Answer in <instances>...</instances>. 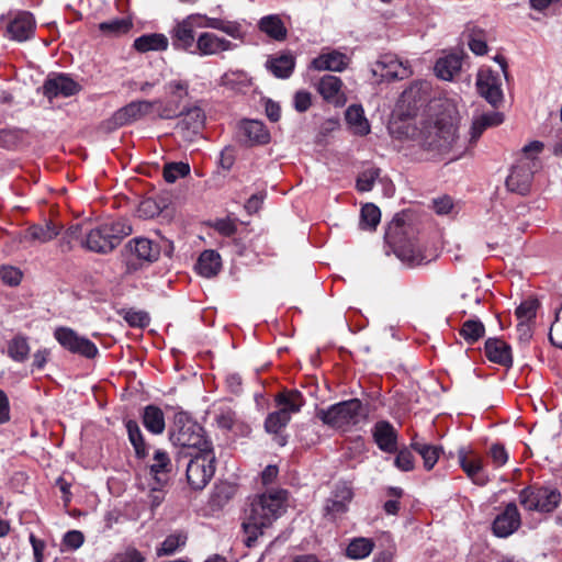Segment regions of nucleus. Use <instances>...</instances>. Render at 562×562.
I'll return each mask as SVG.
<instances>
[{"label": "nucleus", "mask_w": 562, "mask_h": 562, "mask_svg": "<svg viewBox=\"0 0 562 562\" xmlns=\"http://www.w3.org/2000/svg\"><path fill=\"white\" fill-rule=\"evenodd\" d=\"M288 493L285 490H271L256 496L245 512L243 528L245 543L252 547L265 529L269 528L285 510Z\"/></svg>", "instance_id": "obj_1"}, {"label": "nucleus", "mask_w": 562, "mask_h": 562, "mask_svg": "<svg viewBox=\"0 0 562 562\" xmlns=\"http://www.w3.org/2000/svg\"><path fill=\"white\" fill-rule=\"evenodd\" d=\"M126 429L128 439L135 449L136 456L140 459L145 458L148 451L138 424L135 420H128L126 423Z\"/></svg>", "instance_id": "obj_42"}, {"label": "nucleus", "mask_w": 562, "mask_h": 562, "mask_svg": "<svg viewBox=\"0 0 562 562\" xmlns=\"http://www.w3.org/2000/svg\"><path fill=\"white\" fill-rule=\"evenodd\" d=\"M379 169L370 168L364 170L357 179V189L361 192L370 191L379 177Z\"/></svg>", "instance_id": "obj_50"}, {"label": "nucleus", "mask_w": 562, "mask_h": 562, "mask_svg": "<svg viewBox=\"0 0 562 562\" xmlns=\"http://www.w3.org/2000/svg\"><path fill=\"white\" fill-rule=\"evenodd\" d=\"M221 256L214 250H204L196 262L198 273L205 278L216 276L221 269Z\"/></svg>", "instance_id": "obj_34"}, {"label": "nucleus", "mask_w": 562, "mask_h": 562, "mask_svg": "<svg viewBox=\"0 0 562 562\" xmlns=\"http://www.w3.org/2000/svg\"><path fill=\"white\" fill-rule=\"evenodd\" d=\"M537 303L535 301H525L516 310V316L519 322H529L536 316Z\"/></svg>", "instance_id": "obj_55"}, {"label": "nucleus", "mask_w": 562, "mask_h": 562, "mask_svg": "<svg viewBox=\"0 0 562 562\" xmlns=\"http://www.w3.org/2000/svg\"><path fill=\"white\" fill-rule=\"evenodd\" d=\"M490 457L495 467H503L508 460V453L504 446L494 443L490 449Z\"/></svg>", "instance_id": "obj_58"}, {"label": "nucleus", "mask_w": 562, "mask_h": 562, "mask_svg": "<svg viewBox=\"0 0 562 562\" xmlns=\"http://www.w3.org/2000/svg\"><path fill=\"white\" fill-rule=\"evenodd\" d=\"M132 27V22L127 19H114L99 24L101 32L108 35H121L127 33Z\"/></svg>", "instance_id": "obj_46"}, {"label": "nucleus", "mask_w": 562, "mask_h": 562, "mask_svg": "<svg viewBox=\"0 0 562 562\" xmlns=\"http://www.w3.org/2000/svg\"><path fill=\"white\" fill-rule=\"evenodd\" d=\"M429 89V85L427 82H415L408 89H406L402 97L405 100L413 99L416 101L417 99H422V94L426 93Z\"/></svg>", "instance_id": "obj_59"}, {"label": "nucleus", "mask_w": 562, "mask_h": 562, "mask_svg": "<svg viewBox=\"0 0 562 562\" xmlns=\"http://www.w3.org/2000/svg\"><path fill=\"white\" fill-rule=\"evenodd\" d=\"M495 60L499 64V71L481 68L476 78L479 93L493 106H497L503 101V77H507L505 58L496 56Z\"/></svg>", "instance_id": "obj_8"}, {"label": "nucleus", "mask_w": 562, "mask_h": 562, "mask_svg": "<svg viewBox=\"0 0 562 562\" xmlns=\"http://www.w3.org/2000/svg\"><path fill=\"white\" fill-rule=\"evenodd\" d=\"M239 132L249 144H266L270 139V134L262 122L257 120H246L239 125Z\"/></svg>", "instance_id": "obj_29"}, {"label": "nucleus", "mask_w": 562, "mask_h": 562, "mask_svg": "<svg viewBox=\"0 0 562 562\" xmlns=\"http://www.w3.org/2000/svg\"><path fill=\"white\" fill-rule=\"evenodd\" d=\"M468 44L475 55H484L487 53L485 34L480 29L473 27L470 30Z\"/></svg>", "instance_id": "obj_48"}, {"label": "nucleus", "mask_w": 562, "mask_h": 562, "mask_svg": "<svg viewBox=\"0 0 562 562\" xmlns=\"http://www.w3.org/2000/svg\"><path fill=\"white\" fill-rule=\"evenodd\" d=\"M187 463V480L193 490H203L215 473V453L213 447L205 451L183 456Z\"/></svg>", "instance_id": "obj_7"}, {"label": "nucleus", "mask_w": 562, "mask_h": 562, "mask_svg": "<svg viewBox=\"0 0 562 562\" xmlns=\"http://www.w3.org/2000/svg\"><path fill=\"white\" fill-rule=\"evenodd\" d=\"M171 462L168 454L162 450H156L154 453V463L150 465V474L159 486H165L168 481L167 474L170 472Z\"/></svg>", "instance_id": "obj_36"}, {"label": "nucleus", "mask_w": 562, "mask_h": 562, "mask_svg": "<svg viewBox=\"0 0 562 562\" xmlns=\"http://www.w3.org/2000/svg\"><path fill=\"white\" fill-rule=\"evenodd\" d=\"M352 499L351 487L346 483H340L335 486L330 497L326 501L325 513L331 518H336L345 514L348 505Z\"/></svg>", "instance_id": "obj_21"}, {"label": "nucleus", "mask_w": 562, "mask_h": 562, "mask_svg": "<svg viewBox=\"0 0 562 562\" xmlns=\"http://www.w3.org/2000/svg\"><path fill=\"white\" fill-rule=\"evenodd\" d=\"M294 57L290 53L271 57L267 61V68L278 78H288L294 69Z\"/></svg>", "instance_id": "obj_37"}, {"label": "nucleus", "mask_w": 562, "mask_h": 562, "mask_svg": "<svg viewBox=\"0 0 562 562\" xmlns=\"http://www.w3.org/2000/svg\"><path fill=\"white\" fill-rule=\"evenodd\" d=\"M214 227L223 236H232L237 231L235 223L229 218L217 220Z\"/></svg>", "instance_id": "obj_60"}, {"label": "nucleus", "mask_w": 562, "mask_h": 562, "mask_svg": "<svg viewBox=\"0 0 562 562\" xmlns=\"http://www.w3.org/2000/svg\"><path fill=\"white\" fill-rule=\"evenodd\" d=\"M30 345L24 336H15L8 342V355L16 362H24L30 355Z\"/></svg>", "instance_id": "obj_41"}, {"label": "nucleus", "mask_w": 562, "mask_h": 562, "mask_svg": "<svg viewBox=\"0 0 562 562\" xmlns=\"http://www.w3.org/2000/svg\"><path fill=\"white\" fill-rule=\"evenodd\" d=\"M190 172V166L186 162L167 164L164 168V178L167 182L173 183L179 178H183Z\"/></svg>", "instance_id": "obj_47"}, {"label": "nucleus", "mask_w": 562, "mask_h": 562, "mask_svg": "<svg viewBox=\"0 0 562 562\" xmlns=\"http://www.w3.org/2000/svg\"><path fill=\"white\" fill-rule=\"evenodd\" d=\"M236 47L231 41L211 32L201 33L195 43L193 54L201 57L218 55L223 52L233 50Z\"/></svg>", "instance_id": "obj_17"}, {"label": "nucleus", "mask_w": 562, "mask_h": 562, "mask_svg": "<svg viewBox=\"0 0 562 562\" xmlns=\"http://www.w3.org/2000/svg\"><path fill=\"white\" fill-rule=\"evenodd\" d=\"M462 67V54L449 53L445 54L436 61L434 67L435 74L442 80H452L460 72Z\"/></svg>", "instance_id": "obj_28"}, {"label": "nucleus", "mask_w": 562, "mask_h": 562, "mask_svg": "<svg viewBox=\"0 0 562 562\" xmlns=\"http://www.w3.org/2000/svg\"><path fill=\"white\" fill-rule=\"evenodd\" d=\"M127 248L131 254L135 255L137 259L154 262L160 256L161 247L153 240L145 237H136L127 243Z\"/></svg>", "instance_id": "obj_27"}, {"label": "nucleus", "mask_w": 562, "mask_h": 562, "mask_svg": "<svg viewBox=\"0 0 562 562\" xmlns=\"http://www.w3.org/2000/svg\"><path fill=\"white\" fill-rule=\"evenodd\" d=\"M125 321L131 326L144 327L148 324L149 318L146 313L143 312H130L125 316Z\"/></svg>", "instance_id": "obj_63"}, {"label": "nucleus", "mask_w": 562, "mask_h": 562, "mask_svg": "<svg viewBox=\"0 0 562 562\" xmlns=\"http://www.w3.org/2000/svg\"><path fill=\"white\" fill-rule=\"evenodd\" d=\"M195 16H199L198 20H195V27L204 29H214L218 30L231 37L235 40H241L243 38V30L239 23L234 21H226L217 18H210L202 14H194Z\"/></svg>", "instance_id": "obj_25"}, {"label": "nucleus", "mask_w": 562, "mask_h": 562, "mask_svg": "<svg viewBox=\"0 0 562 562\" xmlns=\"http://www.w3.org/2000/svg\"><path fill=\"white\" fill-rule=\"evenodd\" d=\"M434 210L439 215H448L451 214L454 210L453 201L450 196L443 195L438 199H435L432 202Z\"/></svg>", "instance_id": "obj_57"}, {"label": "nucleus", "mask_w": 562, "mask_h": 562, "mask_svg": "<svg viewBox=\"0 0 562 562\" xmlns=\"http://www.w3.org/2000/svg\"><path fill=\"white\" fill-rule=\"evenodd\" d=\"M349 58L344 53L338 50L323 52L319 56L314 58L311 63V67L315 70H328V71H342L347 68Z\"/></svg>", "instance_id": "obj_26"}, {"label": "nucleus", "mask_w": 562, "mask_h": 562, "mask_svg": "<svg viewBox=\"0 0 562 562\" xmlns=\"http://www.w3.org/2000/svg\"><path fill=\"white\" fill-rule=\"evenodd\" d=\"M259 30L276 41H283L286 37V27L277 14H270L260 19Z\"/></svg>", "instance_id": "obj_35"}, {"label": "nucleus", "mask_w": 562, "mask_h": 562, "mask_svg": "<svg viewBox=\"0 0 562 562\" xmlns=\"http://www.w3.org/2000/svg\"><path fill=\"white\" fill-rule=\"evenodd\" d=\"M345 119L349 130L359 136H364L370 133V124L364 116V111L361 105H350L345 113Z\"/></svg>", "instance_id": "obj_30"}, {"label": "nucleus", "mask_w": 562, "mask_h": 562, "mask_svg": "<svg viewBox=\"0 0 562 562\" xmlns=\"http://www.w3.org/2000/svg\"><path fill=\"white\" fill-rule=\"evenodd\" d=\"M372 72L390 80H403L413 75L409 63L391 53L379 57L372 66Z\"/></svg>", "instance_id": "obj_14"}, {"label": "nucleus", "mask_w": 562, "mask_h": 562, "mask_svg": "<svg viewBox=\"0 0 562 562\" xmlns=\"http://www.w3.org/2000/svg\"><path fill=\"white\" fill-rule=\"evenodd\" d=\"M549 338L554 346L562 349V306L555 314V321L551 325Z\"/></svg>", "instance_id": "obj_52"}, {"label": "nucleus", "mask_w": 562, "mask_h": 562, "mask_svg": "<svg viewBox=\"0 0 562 562\" xmlns=\"http://www.w3.org/2000/svg\"><path fill=\"white\" fill-rule=\"evenodd\" d=\"M170 440L175 446L179 447V459L213 447L212 442L205 438L203 428L186 413H179L175 416Z\"/></svg>", "instance_id": "obj_3"}, {"label": "nucleus", "mask_w": 562, "mask_h": 562, "mask_svg": "<svg viewBox=\"0 0 562 562\" xmlns=\"http://www.w3.org/2000/svg\"><path fill=\"white\" fill-rule=\"evenodd\" d=\"M35 21L29 12H18L7 24V36L16 42H24L32 37Z\"/></svg>", "instance_id": "obj_19"}, {"label": "nucleus", "mask_w": 562, "mask_h": 562, "mask_svg": "<svg viewBox=\"0 0 562 562\" xmlns=\"http://www.w3.org/2000/svg\"><path fill=\"white\" fill-rule=\"evenodd\" d=\"M540 162L535 159L519 158L512 167L506 179V187L509 191L519 194L529 192L535 172L539 169Z\"/></svg>", "instance_id": "obj_12"}, {"label": "nucleus", "mask_w": 562, "mask_h": 562, "mask_svg": "<svg viewBox=\"0 0 562 562\" xmlns=\"http://www.w3.org/2000/svg\"><path fill=\"white\" fill-rule=\"evenodd\" d=\"M485 355L488 360L507 366L512 362L510 347L503 340L488 338L485 342Z\"/></svg>", "instance_id": "obj_32"}, {"label": "nucleus", "mask_w": 562, "mask_h": 562, "mask_svg": "<svg viewBox=\"0 0 562 562\" xmlns=\"http://www.w3.org/2000/svg\"><path fill=\"white\" fill-rule=\"evenodd\" d=\"M59 234V228L53 222L44 225H32L23 235V240L47 243Z\"/></svg>", "instance_id": "obj_33"}, {"label": "nucleus", "mask_w": 562, "mask_h": 562, "mask_svg": "<svg viewBox=\"0 0 562 562\" xmlns=\"http://www.w3.org/2000/svg\"><path fill=\"white\" fill-rule=\"evenodd\" d=\"M543 149V144L539 140H533L529 143L528 145L524 146L522 148V156L521 158H528V159H537V155L540 154Z\"/></svg>", "instance_id": "obj_64"}, {"label": "nucleus", "mask_w": 562, "mask_h": 562, "mask_svg": "<svg viewBox=\"0 0 562 562\" xmlns=\"http://www.w3.org/2000/svg\"><path fill=\"white\" fill-rule=\"evenodd\" d=\"M394 465L404 472L412 471L415 467V460L413 453L408 448L401 449L394 460Z\"/></svg>", "instance_id": "obj_51"}, {"label": "nucleus", "mask_w": 562, "mask_h": 562, "mask_svg": "<svg viewBox=\"0 0 562 562\" xmlns=\"http://www.w3.org/2000/svg\"><path fill=\"white\" fill-rule=\"evenodd\" d=\"M369 409L360 400L352 398L331 405L328 409L321 413L322 420L342 431L364 422Z\"/></svg>", "instance_id": "obj_6"}, {"label": "nucleus", "mask_w": 562, "mask_h": 562, "mask_svg": "<svg viewBox=\"0 0 562 562\" xmlns=\"http://www.w3.org/2000/svg\"><path fill=\"white\" fill-rule=\"evenodd\" d=\"M144 554L136 548L128 547L124 551L116 553L112 562H145Z\"/></svg>", "instance_id": "obj_53"}, {"label": "nucleus", "mask_w": 562, "mask_h": 562, "mask_svg": "<svg viewBox=\"0 0 562 562\" xmlns=\"http://www.w3.org/2000/svg\"><path fill=\"white\" fill-rule=\"evenodd\" d=\"M161 100L157 99L154 101L137 100L132 101L125 106L119 109L112 117L106 122L109 130H114L127 124H131L148 114H150L155 108L161 106Z\"/></svg>", "instance_id": "obj_11"}, {"label": "nucleus", "mask_w": 562, "mask_h": 562, "mask_svg": "<svg viewBox=\"0 0 562 562\" xmlns=\"http://www.w3.org/2000/svg\"><path fill=\"white\" fill-rule=\"evenodd\" d=\"M372 435L382 451L393 453L397 450V432L390 422H378L373 427Z\"/></svg>", "instance_id": "obj_23"}, {"label": "nucleus", "mask_w": 562, "mask_h": 562, "mask_svg": "<svg viewBox=\"0 0 562 562\" xmlns=\"http://www.w3.org/2000/svg\"><path fill=\"white\" fill-rule=\"evenodd\" d=\"M22 273L19 269L11 266L0 268V280L8 285H18L21 282Z\"/></svg>", "instance_id": "obj_54"}, {"label": "nucleus", "mask_w": 562, "mask_h": 562, "mask_svg": "<svg viewBox=\"0 0 562 562\" xmlns=\"http://www.w3.org/2000/svg\"><path fill=\"white\" fill-rule=\"evenodd\" d=\"M186 542V535L181 532L170 535L161 542V546L157 549V555H171L176 553L181 547H183Z\"/></svg>", "instance_id": "obj_45"}, {"label": "nucleus", "mask_w": 562, "mask_h": 562, "mask_svg": "<svg viewBox=\"0 0 562 562\" xmlns=\"http://www.w3.org/2000/svg\"><path fill=\"white\" fill-rule=\"evenodd\" d=\"M143 424L145 428L155 434L159 435L165 430V418L162 411L154 405H148L144 409Z\"/></svg>", "instance_id": "obj_40"}, {"label": "nucleus", "mask_w": 562, "mask_h": 562, "mask_svg": "<svg viewBox=\"0 0 562 562\" xmlns=\"http://www.w3.org/2000/svg\"><path fill=\"white\" fill-rule=\"evenodd\" d=\"M178 115L182 116L179 125L182 128L189 130L193 133H198L203 127L205 122L204 111L200 106H191L184 112H180L178 110Z\"/></svg>", "instance_id": "obj_39"}, {"label": "nucleus", "mask_w": 562, "mask_h": 562, "mask_svg": "<svg viewBox=\"0 0 562 562\" xmlns=\"http://www.w3.org/2000/svg\"><path fill=\"white\" fill-rule=\"evenodd\" d=\"M169 41L160 33L144 34L134 41V48L139 53L164 52L168 48Z\"/></svg>", "instance_id": "obj_31"}, {"label": "nucleus", "mask_w": 562, "mask_h": 562, "mask_svg": "<svg viewBox=\"0 0 562 562\" xmlns=\"http://www.w3.org/2000/svg\"><path fill=\"white\" fill-rule=\"evenodd\" d=\"M131 233L132 227L125 220L111 221L90 229L81 245L90 251L108 254Z\"/></svg>", "instance_id": "obj_5"}, {"label": "nucleus", "mask_w": 562, "mask_h": 562, "mask_svg": "<svg viewBox=\"0 0 562 562\" xmlns=\"http://www.w3.org/2000/svg\"><path fill=\"white\" fill-rule=\"evenodd\" d=\"M44 94L49 98H57V97H70L75 94L79 86L77 82H75L71 78L65 76V75H58L53 78H48L44 83Z\"/></svg>", "instance_id": "obj_24"}, {"label": "nucleus", "mask_w": 562, "mask_h": 562, "mask_svg": "<svg viewBox=\"0 0 562 562\" xmlns=\"http://www.w3.org/2000/svg\"><path fill=\"white\" fill-rule=\"evenodd\" d=\"M165 93L169 98V103L165 106L159 116L161 119H172L178 116L180 102L189 95V82L184 79H172L165 87Z\"/></svg>", "instance_id": "obj_15"}, {"label": "nucleus", "mask_w": 562, "mask_h": 562, "mask_svg": "<svg viewBox=\"0 0 562 562\" xmlns=\"http://www.w3.org/2000/svg\"><path fill=\"white\" fill-rule=\"evenodd\" d=\"M235 158L234 148L227 146L220 154V166L225 170H229L235 162Z\"/></svg>", "instance_id": "obj_62"}, {"label": "nucleus", "mask_w": 562, "mask_h": 562, "mask_svg": "<svg viewBox=\"0 0 562 562\" xmlns=\"http://www.w3.org/2000/svg\"><path fill=\"white\" fill-rule=\"evenodd\" d=\"M381 212L378 206L368 203L361 209V225L368 228H375L380 223Z\"/></svg>", "instance_id": "obj_49"}, {"label": "nucleus", "mask_w": 562, "mask_h": 562, "mask_svg": "<svg viewBox=\"0 0 562 562\" xmlns=\"http://www.w3.org/2000/svg\"><path fill=\"white\" fill-rule=\"evenodd\" d=\"M311 93L307 91H297L294 95V108L299 112H305L311 106Z\"/></svg>", "instance_id": "obj_61"}, {"label": "nucleus", "mask_w": 562, "mask_h": 562, "mask_svg": "<svg viewBox=\"0 0 562 562\" xmlns=\"http://www.w3.org/2000/svg\"><path fill=\"white\" fill-rule=\"evenodd\" d=\"M458 460L462 470L475 484L484 485L487 482L483 470V460L480 456L461 448L458 451Z\"/></svg>", "instance_id": "obj_20"}, {"label": "nucleus", "mask_w": 562, "mask_h": 562, "mask_svg": "<svg viewBox=\"0 0 562 562\" xmlns=\"http://www.w3.org/2000/svg\"><path fill=\"white\" fill-rule=\"evenodd\" d=\"M407 136L415 139L422 147L428 150L445 153L450 149L456 140L457 127L451 119L446 116L420 122V126L406 127Z\"/></svg>", "instance_id": "obj_2"}, {"label": "nucleus", "mask_w": 562, "mask_h": 562, "mask_svg": "<svg viewBox=\"0 0 562 562\" xmlns=\"http://www.w3.org/2000/svg\"><path fill=\"white\" fill-rule=\"evenodd\" d=\"M409 227L404 215H395L385 233V238L394 248L397 258L409 267H416L430 261L420 250L416 240L408 237Z\"/></svg>", "instance_id": "obj_4"}, {"label": "nucleus", "mask_w": 562, "mask_h": 562, "mask_svg": "<svg viewBox=\"0 0 562 562\" xmlns=\"http://www.w3.org/2000/svg\"><path fill=\"white\" fill-rule=\"evenodd\" d=\"M54 337L60 346L69 352L79 355L87 359H93L99 352L94 342L83 336H80L69 327L56 328Z\"/></svg>", "instance_id": "obj_13"}, {"label": "nucleus", "mask_w": 562, "mask_h": 562, "mask_svg": "<svg viewBox=\"0 0 562 562\" xmlns=\"http://www.w3.org/2000/svg\"><path fill=\"white\" fill-rule=\"evenodd\" d=\"M198 18L199 16L195 15H189L172 29L171 40L176 49L193 54L196 43L193 30L195 27V20H198Z\"/></svg>", "instance_id": "obj_16"}, {"label": "nucleus", "mask_w": 562, "mask_h": 562, "mask_svg": "<svg viewBox=\"0 0 562 562\" xmlns=\"http://www.w3.org/2000/svg\"><path fill=\"white\" fill-rule=\"evenodd\" d=\"M85 541V537L79 530L67 531L63 538L64 546L69 550L79 549Z\"/></svg>", "instance_id": "obj_56"}, {"label": "nucleus", "mask_w": 562, "mask_h": 562, "mask_svg": "<svg viewBox=\"0 0 562 562\" xmlns=\"http://www.w3.org/2000/svg\"><path fill=\"white\" fill-rule=\"evenodd\" d=\"M411 447L423 458L424 467L428 471L435 467L442 452L441 447L420 442L416 437L413 438Z\"/></svg>", "instance_id": "obj_38"}, {"label": "nucleus", "mask_w": 562, "mask_h": 562, "mask_svg": "<svg viewBox=\"0 0 562 562\" xmlns=\"http://www.w3.org/2000/svg\"><path fill=\"white\" fill-rule=\"evenodd\" d=\"M279 406L277 412L271 413L265 427L268 432L278 434L290 420V414L297 412L302 405V395L296 389H290L276 395Z\"/></svg>", "instance_id": "obj_9"}, {"label": "nucleus", "mask_w": 562, "mask_h": 562, "mask_svg": "<svg viewBox=\"0 0 562 562\" xmlns=\"http://www.w3.org/2000/svg\"><path fill=\"white\" fill-rule=\"evenodd\" d=\"M561 501V493L549 486H528L519 494V502L525 509L540 513L553 512Z\"/></svg>", "instance_id": "obj_10"}, {"label": "nucleus", "mask_w": 562, "mask_h": 562, "mask_svg": "<svg viewBox=\"0 0 562 562\" xmlns=\"http://www.w3.org/2000/svg\"><path fill=\"white\" fill-rule=\"evenodd\" d=\"M484 334L485 327L483 323L476 318L465 321L460 329V335L469 344L476 342Z\"/></svg>", "instance_id": "obj_43"}, {"label": "nucleus", "mask_w": 562, "mask_h": 562, "mask_svg": "<svg viewBox=\"0 0 562 562\" xmlns=\"http://www.w3.org/2000/svg\"><path fill=\"white\" fill-rule=\"evenodd\" d=\"M520 514L515 503L506 505L503 513L497 515L493 521V532L499 538L513 535L520 526Z\"/></svg>", "instance_id": "obj_18"}, {"label": "nucleus", "mask_w": 562, "mask_h": 562, "mask_svg": "<svg viewBox=\"0 0 562 562\" xmlns=\"http://www.w3.org/2000/svg\"><path fill=\"white\" fill-rule=\"evenodd\" d=\"M317 90L327 102L337 106L344 105L347 101L342 91V81L336 76H324L318 82Z\"/></svg>", "instance_id": "obj_22"}, {"label": "nucleus", "mask_w": 562, "mask_h": 562, "mask_svg": "<svg viewBox=\"0 0 562 562\" xmlns=\"http://www.w3.org/2000/svg\"><path fill=\"white\" fill-rule=\"evenodd\" d=\"M373 542L368 538L353 539L346 549V554L350 559H364L373 550Z\"/></svg>", "instance_id": "obj_44"}]
</instances>
